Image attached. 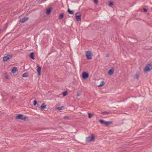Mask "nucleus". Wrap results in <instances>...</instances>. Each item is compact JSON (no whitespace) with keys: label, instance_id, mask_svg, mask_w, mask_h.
<instances>
[{"label":"nucleus","instance_id":"f257e3e1","mask_svg":"<svg viewBox=\"0 0 152 152\" xmlns=\"http://www.w3.org/2000/svg\"><path fill=\"white\" fill-rule=\"evenodd\" d=\"M86 55L88 60L91 59L92 58V54L91 51H87L86 52Z\"/></svg>","mask_w":152,"mask_h":152},{"label":"nucleus","instance_id":"f03ea898","mask_svg":"<svg viewBox=\"0 0 152 152\" xmlns=\"http://www.w3.org/2000/svg\"><path fill=\"white\" fill-rule=\"evenodd\" d=\"M16 118L17 119H21L24 121H26L28 119V117L26 116H24V115L21 114H20L16 116Z\"/></svg>","mask_w":152,"mask_h":152},{"label":"nucleus","instance_id":"7ed1b4c3","mask_svg":"<svg viewBox=\"0 0 152 152\" xmlns=\"http://www.w3.org/2000/svg\"><path fill=\"white\" fill-rule=\"evenodd\" d=\"M152 69V64H148L145 67L144 69V72H147L150 71Z\"/></svg>","mask_w":152,"mask_h":152},{"label":"nucleus","instance_id":"20e7f679","mask_svg":"<svg viewBox=\"0 0 152 152\" xmlns=\"http://www.w3.org/2000/svg\"><path fill=\"white\" fill-rule=\"evenodd\" d=\"M95 137L93 135H92L91 136L87 137L86 138V140L87 142H90L92 141H93L94 140Z\"/></svg>","mask_w":152,"mask_h":152},{"label":"nucleus","instance_id":"39448f33","mask_svg":"<svg viewBox=\"0 0 152 152\" xmlns=\"http://www.w3.org/2000/svg\"><path fill=\"white\" fill-rule=\"evenodd\" d=\"M12 57V54L8 55L5 56H4L3 58V61H7L8 60L11 59Z\"/></svg>","mask_w":152,"mask_h":152},{"label":"nucleus","instance_id":"423d86ee","mask_svg":"<svg viewBox=\"0 0 152 152\" xmlns=\"http://www.w3.org/2000/svg\"><path fill=\"white\" fill-rule=\"evenodd\" d=\"M75 15L77 21H80L81 20V15L80 14L79 12H77L75 13Z\"/></svg>","mask_w":152,"mask_h":152},{"label":"nucleus","instance_id":"0eeeda50","mask_svg":"<svg viewBox=\"0 0 152 152\" xmlns=\"http://www.w3.org/2000/svg\"><path fill=\"white\" fill-rule=\"evenodd\" d=\"M82 77L83 79H86L89 76V75L88 73L84 72L82 73Z\"/></svg>","mask_w":152,"mask_h":152},{"label":"nucleus","instance_id":"6e6552de","mask_svg":"<svg viewBox=\"0 0 152 152\" xmlns=\"http://www.w3.org/2000/svg\"><path fill=\"white\" fill-rule=\"evenodd\" d=\"M29 19L28 18L24 17L20 19V22L21 23H24L27 21Z\"/></svg>","mask_w":152,"mask_h":152},{"label":"nucleus","instance_id":"1a4fd4ad","mask_svg":"<svg viewBox=\"0 0 152 152\" xmlns=\"http://www.w3.org/2000/svg\"><path fill=\"white\" fill-rule=\"evenodd\" d=\"M37 67L38 68L37 69V72L38 73V75H40L41 74V67L38 64L37 65Z\"/></svg>","mask_w":152,"mask_h":152},{"label":"nucleus","instance_id":"9d476101","mask_svg":"<svg viewBox=\"0 0 152 152\" xmlns=\"http://www.w3.org/2000/svg\"><path fill=\"white\" fill-rule=\"evenodd\" d=\"M114 69L113 68H111L108 71V73L109 75H112L114 73Z\"/></svg>","mask_w":152,"mask_h":152},{"label":"nucleus","instance_id":"9b49d317","mask_svg":"<svg viewBox=\"0 0 152 152\" xmlns=\"http://www.w3.org/2000/svg\"><path fill=\"white\" fill-rule=\"evenodd\" d=\"M99 121L102 124L104 125L105 126L107 121L102 119H99Z\"/></svg>","mask_w":152,"mask_h":152},{"label":"nucleus","instance_id":"f8f14e48","mask_svg":"<svg viewBox=\"0 0 152 152\" xmlns=\"http://www.w3.org/2000/svg\"><path fill=\"white\" fill-rule=\"evenodd\" d=\"M99 121L102 124L104 125L105 126L107 121L102 119H99Z\"/></svg>","mask_w":152,"mask_h":152},{"label":"nucleus","instance_id":"ddd939ff","mask_svg":"<svg viewBox=\"0 0 152 152\" xmlns=\"http://www.w3.org/2000/svg\"><path fill=\"white\" fill-rule=\"evenodd\" d=\"M17 71L18 69L17 68L15 67H14L12 69V72L13 73L15 74Z\"/></svg>","mask_w":152,"mask_h":152},{"label":"nucleus","instance_id":"4468645a","mask_svg":"<svg viewBox=\"0 0 152 152\" xmlns=\"http://www.w3.org/2000/svg\"><path fill=\"white\" fill-rule=\"evenodd\" d=\"M51 8H49L46 10V13L47 15H49L51 11Z\"/></svg>","mask_w":152,"mask_h":152},{"label":"nucleus","instance_id":"2eb2a0df","mask_svg":"<svg viewBox=\"0 0 152 152\" xmlns=\"http://www.w3.org/2000/svg\"><path fill=\"white\" fill-rule=\"evenodd\" d=\"M34 53L33 52H31L29 55L30 57L32 59L34 60L35 59V58L34 57Z\"/></svg>","mask_w":152,"mask_h":152},{"label":"nucleus","instance_id":"dca6fc26","mask_svg":"<svg viewBox=\"0 0 152 152\" xmlns=\"http://www.w3.org/2000/svg\"><path fill=\"white\" fill-rule=\"evenodd\" d=\"M113 124V122L111 121H107L105 126H108L112 124Z\"/></svg>","mask_w":152,"mask_h":152},{"label":"nucleus","instance_id":"f3484780","mask_svg":"<svg viewBox=\"0 0 152 152\" xmlns=\"http://www.w3.org/2000/svg\"><path fill=\"white\" fill-rule=\"evenodd\" d=\"M46 107V105H45L44 103L42 104L41 106V108L42 109H45Z\"/></svg>","mask_w":152,"mask_h":152},{"label":"nucleus","instance_id":"a211bd4d","mask_svg":"<svg viewBox=\"0 0 152 152\" xmlns=\"http://www.w3.org/2000/svg\"><path fill=\"white\" fill-rule=\"evenodd\" d=\"M67 12L70 14H73L74 13V11L73 10H70L69 9H68L67 10Z\"/></svg>","mask_w":152,"mask_h":152},{"label":"nucleus","instance_id":"6ab92c4d","mask_svg":"<svg viewBox=\"0 0 152 152\" xmlns=\"http://www.w3.org/2000/svg\"><path fill=\"white\" fill-rule=\"evenodd\" d=\"M64 17V14L63 13H62L60 14L59 17V19L61 20Z\"/></svg>","mask_w":152,"mask_h":152},{"label":"nucleus","instance_id":"aec40b11","mask_svg":"<svg viewBox=\"0 0 152 152\" xmlns=\"http://www.w3.org/2000/svg\"><path fill=\"white\" fill-rule=\"evenodd\" d=\"M104 84V82L103 81H102L101 82V83L98 86V87H100L101 86H103Z\"/></svg>","mask_w":152,"mask_h":152},{"label":"nucleus","instance_id":"412c9836","mask_svg":"<svg viewBox=\"0 0 152 152\" xmlns=\"http://www.w3.org/2000/svg\"><path fill=\"white\" fill-rule=\"evenodd\" d=\"M63 106H62L61 107H56V109L58 110H62V108H63Z\"/></svg>","mask_w":152,"mask_h":152},{"label":"nucleus","instance_id":"4be33fe9","mask_svg":"<svg viewBox=\"0 0 152 152\" xmlns=\"http://www.w3.org/2000/svg\"><path fill=\"white\" fill-rule=\"evenodd\" d=\"M68 94V92L67 91H65L63 93V95L64 96H66Z\"/></svg>","mask_w":152,"mask_h":152},{"label":"nucleus","instance_id":"5701e85b","mask_svg":"<svg viewBox=\"0 0 152 152\" xmlns=\"http://www.w3.org/2000/svg\"><path fill=\"white\" fill-rule=\"evenodd\" d=\"M28 76L27 74L26 73H24L23 75V77H27Z\"/></svg>","mask_w":152,"mask_h":152},{"label":"nucleus","instance_id":"b1692460","mask_svg":"<svg viewBox=\"0 0 152 152\" xmlns=\"http://www.w3.org/2000/svg\"><path fill=\"white\" fill-rule=\"evenodd\" d=\"M113 5V3L112 1H110L109 3V6L111 7V6Z\"/></svg>","mask_w":152,"mask_h":152},{"label":"nucleus","instance_id":"393cba45","mask_svg":"<svg viewBox=\"0 0 152 152\" xmlns=\"http://www.w3.org/2000/svg\"><path fill=\"white\" fill-rule=\"evenodd\" d=\"M134 78L138 79L139 78V76L137 74H136L134 76Z\"/></svg>","mask_w":152,"mask_h":152},{"label":"nucleus","instance_id":"a878e982","mask_svg":"<svg viewBox=\"0 0 152 152\" xmlns=\"http://www.w3.org/2000/svg\"><path fill=\"white\" fill-rule=\"evenodd\" d=\"M102 113L103 114H110V113L109 112H102Z\"/></svg>","mask_w":152,"mask_h":152},{"label":"nucleus","instance_id":"bb28decb","mask_svg":"<svg viewBox=\"0 0 152 152\" xmlns=\"http://www.w3.org/2000/svg\"><path fill=\"white\" fill-rule=\"evenodd\" d=\"M88 117L89 118H91L92 117V115L91 114V113H88Z\"/></svg>","mask_w":152,"mask_h":152},{"label":"nucleus","instance_id":"cd10ccee","mask_svg":"<svg viewBox=\"0 0 152 152\" xmlns=\"http://www.w3.org/2000/svg\"><path fill=\"white\" fill-rule=\"evenodd\" d=\"M37 101L36 100H34V105H36L37 104Z\"/></svg>","mask_w":152,"mask_h":152},{"label":"nucleus","instance_id":"c85d7f7f","mask_svg":"<svg viewBox=\"0 0 152 152\" xmlns=\"http://www.w3.org/2000/svg\"><path fill=\"white\" fill-rule=\"evenodd\" d=\"M94 1L95 3H97L98 2V1L97 0H94Z\"/></svg>","mask_w":152,"mask_h":152},{"label":"nucleus","instance_id":"c756f323","mask_svg":"<svg viewBox=\"0 0 152 152\" xmlns=\"http://www.w3.org/2000/svg\"><path fill=\"white\" fill-rule=\"evenodd\" d=\"M143 10L145 12H147V10L145 8H143Z\"/></svg>","mask_w":152,"mask_h":152},{"label":"nucleus","instance_id":"7c9ffc66","mask_svg":"<svg viewBox=\"0 0 152 152\" xmlns=\"http://www.w3.org/2000/svg\"><path fill=\"white\" fill-rule=\"evenodd\" d=\"M43 0H38L39 1V3H41L42 2V1H43Z\"/></svg>","mask_w":152,"mask_h":152},{"label":"nucleus","instance_id":"2f4dec72","mask_svg":"<svg viewBox=\"0 0 152 152\" xmlns=\"http://www.w3.org/2000/svg\"><path fill=\"white\" fill-rule=\"evenodd\" d=\"M64 118H69V117L68 116H64Z\"/></svg>","mask_w":152,"mask_h":152},{"label":"nucleus","instance_id":"473e14b6","mask_svg":"<svg viewBox=\"0 0 152 152\" xmlns=\"http://www.w3.org/2000/svg\"><path fill=\"white\" fill-rule=\"evenodd\" d=\"M109 56V54H107L106 55V57H108Z\"/></svg>","mask_w":152,"mask_h":152},{"label":"nucleus","instance_id":"72a5a7b5","mask_svg":"<svg viewBox=\"0 0 152 152\" xmlns=\"http://www.w3.org/2000/svg\"><path fill=\"white\" fill-rule=\"evenodd\" d=\"M79 95L78 94H77V96H79Z\"/></svg>","mask_w":152,"mask_h":152},{"label":"nucleus","instance_id":"f704fd0d","mask_svg":"<svg viewBox=\"0 0 152 152\" xmlns=\"http://www.w3.org/2000/svg\"><path fill=\"white\" fill-rule=\"evenodd\" d=\"M6 78H7V77H6Z\"/></svg>","mask_w":152,"mask_h":152}]
</instances>
